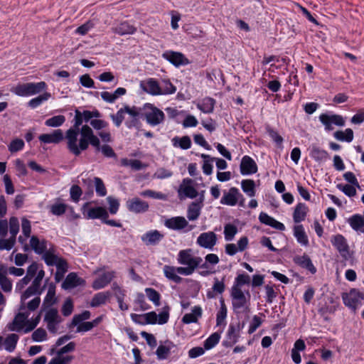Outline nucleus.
<instances>
[{"label":"nucleus","instance_id":"obj_36","mask_svg":"<svg viewBox=\"0 0 364 364\" xmlns=\"http://www.w3.org/2000/svg\"><path fill=\"white\" fill-rule=\"evenodd\" d=\"M294 236L300 245L305 247L309 245V239L302 225H297L294 226Z\"/></svg>","mask_w":364,"mask_h":364},{"label":"nucleus","instance_id":"obj_48","mask_svg":"<svg viewBox=\"0 0 364 364\" xmlns=\"http://www.w3.org/2000/svg\"><path fill=\"white\" fill-rule=\"evenodd\" d=\"M45 289V286H43L41 289H39L37 287H34L32 284L30 287H28L26 290L21 294V301L22 304L28 299L29 297L33 295H41Z\"/></svg>","mask_w":364,"mask_h":364},{"label":"nucleus","instance_id":"obj_19","mask_svg":"<svg viewBox=\"0 0 364 364\" xmlns=\"http://www.w3.org/2000/svg\"><path fill=\"white\" fill-rule=\"evenodd\" d=\"M164 225L168 229L181 230L188 226V223L184 217L176 216L166 220Z\"/></svg>","mask_w":364,"mask_h":364},{"label":"nucleus","instance_id":"obj_31","mask_svg":"<svg viewBox=\"0 0 364 364\" xmlns=\"http://www.w3.org/2000/svg\"><path fill=\"white\" fill-rule=\"evenodd\" d=\"M203 310L200 306H195L192 309V313L186 314L182 318V322L186 324L196 323L198 318L202 316Z\"/></svg>","mask_w":364,"mask_h":364},{"label":"nucleus","instance_id":"obj_10","mask_svg":"<svg viewBox=\"0 0 364 364\" xmlns=\"http://www.w3.org/2000/svg\"><path fill=\"white\" fill-rule=\"evenodd\" d=\"M245 323L237 322L236 324L230 323L227 332V338L229 341H223V344L225 347H231L236 343L240 337V331L245 327Z\"/></svg>","mask_w":364,"mask_h":364},{"label":"nucleus","instance_id":"obj_5","mask_svg":"<svg viewBox=\"0 0 364 364\" xmlns=\"http://www.w3.org/2000/svg\"><path fill=\"white\" fill-rule=\"evenodd\" d=\"M318 119L321 123L324 126L325 130L327 132L333 129V124L338 127H343L345 125V120L340 114L322 113L320 114Z\"/></svg>","mask_w":364,"mask_h":364},{"label":"nucleus","instance_id":"obj_30","mask_svg":"<svg viewBox=\"0 0 364 364\" xmlns=\"http://www.w3.org/2000/svg\"><path fill=\"white\" fill-rule=\"evenodd\" d=\"M7 272V267L0 264V286L4 291L10 292L12 289V283L6 277Z\"/></svg>","mask_w":364,"mask_h":364},{"label":"nucleus","instance_id":"obj_55","mask_svg":"<svg viewBox=\"0 0 364 364\" xmlns=\"http://www.w3.org/2000/svg\"><path fill=\"white\" fill-rule=\"evenodd\" d=\"M145 293L148 299L154 303L156 306L160 305L161 295L160 294L153 288H146Z\"/></svg>","mask_w":364,"mask_h":364},{"label":"nucleus","instance_id":"obj_15","mask_svg":"<svg viewBox=\"0 0 364 364\" xmlns=\"http://www.w3.org/2000/svg\"><path fill=\"white\" fill-rule=\"evenodd\" d=\"M89 205V203H86L83 205L82 210L83 215H85V209ZM87 219H101L103 222L104 219L109 218V215L106 209L103 207H95L91 208L88 210L87 215L85 216Z\"/></svg>","mask_w":364,"mask_h":364},{"label":"nucleus","instance_id":"obj_4","mask_svg":"<svg viewBox=\"0 0 364 364\" xmlns=\"http://www.w3.org/2000/svg\"><path fill=\"white\" fill-rule=\"evenodd\" d=\"M343 304L354 312L362 300H364V294L355 289H352L348 293L342 294Z\"/></svg>","mask_w":364,"mask_h":364},{"label":"nucleus","instance_id":"obj_53","mask_svg":"<svg viewBox=\"0 0 364 364\" xmlns=\"http://www.w3.org/2000/svg\"><path fill=\"white\" fill-rule=\"evenodd\" d=\"M220 308L216 314V324L220 326L227 317L228 309L223 298L220 299Z\"/></svg>","mask_w":364,"mask_h":364},{"label":"nucleus","instance_id":"obj_33","mask_svg":"<svg viewBox=\"0 0 364 364\" xmlns=\"http://www.w3.org/2000/svg\"><path fill=\"white\" fill-rule=\"evenodd\" d=\"M191 249H186L181 250L178 255V262L182 265H187L191 267L193 264V256L192 255Z\"/></svg>","mask_w":364,"mask_h":364},{"label":"nucleus","instance_id":"obj_38","mask_svg":"<svg viewBox=\"0 0 364 364\" xmlns=\"http://www.w3.org/2000/svg\"><path fill=\"white\" fill-rule=\"evenodd\" d=\"M250 277L246 273L239 274L235 277L231 289L242 291V287L244 285H249L250 284Z\"/></svg>","mask_w":364,"mask_h":364},{"label":"nucleus","instance_id":"obj_60","mask_svg":"<svg viewBox=\"0 0 364 364\" xmlns=\"http://www.w3.org/2000/svg\"><path fill=\"white\" fill-rule=\"evenodd\" d=\"M355 186L350 184H337L336 188L341 191L345 195L348 197H353L356 195V189Z\"/></svg>","mask_w":364,"mask_h":364},{"label":"nucleus","instance_id":"obj_49","mask_svg":"<svg viewBox=\"0 0 364 364\" xmlns=\"http://www.w3.org/2000/svg\"><path fill=\"white\" fill-rule=\"evenodd\" d=\"M91 313L87 310L83 311L81 314L74 315L71 322L68 324V328L70 329L76 326L82 321L89 319Z\"/></svg>","mask_w":364,"mask_h":364},{"label":"nucleus","instance_id":"obj_32","mask_svg":"<svg viewBox=\"0 0 364 364\" xmlns=\"http://www.w3.org/2000/svg\"><path fill=\"white\" fill-rule=\"evenodd\" d=\"M310 156L316 162L326 161L329 158L328 153L317 146H312L310 150Z\"/></svg>","mask_w":364,"mask_h":364},{"label":"nucleus","instance_id":"obj_9","mask_svg":"<svg viewBox=\"0 0 364 364\" xmlns=\"http://www.w3.org/2000/svg\"><path fill=\"white\" fill-rule=\"evenodd\" d=\"M162 58L176 68L190 63L185 55L178 51L166 50L162 53Z\"/></svg>","mask_w":364,"mask_h":364},{"label":"nucleus","instance_id":"obj_46","mask_svg":"<svg viewBox=\"0 0 364 364\" xmlns=\"http://www.w3.org/2000/svg\"><path fill=\"white\" fill-rule=\"evenodd\" d=\"M19 339V336L16 333H11L9 334L4 340V348L8 352H13L16 347V344L18 343V341Z\"/></svg>","mask_w":364,"mask_h":364},{"label":"nucleus","instance_id":"obj_22","mask_svg":"<svg viewBox=\"0 0 364 364\" xmlns=\"http://www.w3.org/2000/svg\"><path fill=\"white\" fill-rule=\"evenodd\" d=\"M164 235L157 230H150L144 233L141 239L147 246L156 245L164 238Z\"/></svg>","mask_w":364,"mask_h":364},{"label":"nucleus","instance_id":"obj_12","mask_svg":"<svg viewBox=\"0 0 364 364\" xmlns=\"http://www.w3.org/2000/svg\"><path fill=\"white\" fill-rule=\"evenodd\" d=\"M240 171L242 176L252 175L257 172L258 167L253 159L245 155L241 159Z\"/></svg>","mask_w":364,"mask_h":364},{"label":"nucleus","instance_id":"obj_29","mask_svg":"<svg viewBox=\"0 0 364 364\" xmlns=\"http://www.w3.org/2000/svg\"><path fill=\"white\" fill-rule=\"evenodd\" d=\"M30 245L33 251L38 255H43L47 252V241L43 240H39L38 237L36 235L31 236L30 239Z\"/></svg>","mask_w":364,"mask_h":364},{"label":"nucleus","instance_id":"obj_57","mask_svg":"<svg viewBox=\"0 0 364 364\" xmlns=\"http://www.w3.org/2000/svg\"><path fill=\"white\" fill-rule=\"evenodd\" d=\"M237 232V228L232 224H226L224 227V235L226 241H231L233 240L235 235Z\"/></svg>","mask_w":364,"mask_h":364},{"label":"nucleus","instance_id":"obj_58","mask_svg":"<svg viewBox=\"0 0 364 364\" xmlns=\"http://www.w3.org/2000/svg\"><path fill=\"white\" fill-rule=\"evenodd\" d=\"M50 97V94L48 92H44L35 98L31 99L28 102V106L34 109L41 105L43 102L48 100Z\"/></svg>","mask_w":364,"mask_h":364},{"label":"nucleus","instance_id":"obj_51","mask_svg":"<svg viewBox=\"0 0 364 364\" xmlns=\"http://www.w3.org/2000/svg\"><path fill=\"white\" fill-rule=\"evenodd\" d=\"M333 136L338 141L351 142L353 139V131L348 128L343 131H336L333 134Z\"/></svg>","mask_w":364,"mask_h":364},{"label":"nucleus","instance_id":"obj_52","mask_svg":"<svg viewBox=\"0 0 364 364\" xmlns=\"http://www.w3.org/2000/svg\"><path fill=\"white\" fill-rule=\"evenodd\" d=\"M43 259L48 266H56L58 262L60 259H63L62 257L53 254V251L50 249L43 255Z\"/></svg>","mask_w":364,"mask_h":364},{"label":"nucleus","instance_id":"obj_20","mask_svg":"<svg viewBox=\"0 0 364 364\" xmlns=\"http://www.w3.org/2000/svg\"><path fill=\"white\" fill-rule=\"evenodd\" d=\"M85 280L79 277L76 273L70 272L65 277L62 283L61 287L63 289H71L78 286L83 285Z\"/></svg>","mask_w":364,"mask_h":364},{"label":"nucleus","instance_id":"obj_24","mask_svg":"<svg viewBox=\"0 0 364 364\" xmlns=\"http://www.w3.org/2000/svg\"><path fill=\"white\" fill-rule=\"evenodd\" d=\"M114 277L113 272H105L93 282L92 287L95 290L101 289L107 286Z\"/></svg>","mask_w":364,"mask_h":364},{"label":"nucleus","instance_id":"obj_47","mask_svg":"<svg viewBox=\"0 0 364 364\" xmlns=\"http://www.w3.org/2000/svg\"><path fill=\"white\" fill-rule=\"evenodd\" d=\"M200 157L203 159V172L207 176L210 175L213 173V168L212 163L215 160V158L205 154H202Z\"/></svg>","mask_w":364,"mask_h":364},{"label":"nucleus","instance_id":"obj_44","mask_svg":"<svg viewBox=\"0 0 364 364\" xmlns=\"http://www.w3.org/2000/svg\"><path fill=\"white\" fill-rule=\"evenodd\" d=\"M348 221L351 228L355 231H362L364 228V218L359 214L352 215Z\"/></svg>","mask_w":364,"mask_h":364},{"label":"nucleus","instance_id":"obj_27","mask_svg":"<svg viewBox=\"0 0 364 364\" xmlns=\"http://www.w3.org/2000/svg\"><path fill=\"white\" fill-rule=\"evenodd\" d=\"M176 346L170 340H166L164 344H160L156 350V355L159 360H166L168 358L171 350Z\"/></svg>","mask_w":364,"mask_h":364},{"label":"nucleus","instance_id":"obj_34","mask_svg":"<svg viewBox=\"0 0 364 364\" xmlns=\"http://www.w3.org/2000/svg\"><path fill=\"white\" fill-rule=\"evenodd\" d=\"M308 211L307 206L303 203H299L293 213V219L296 223H299L305 220Z\"/></svg>","mask_w":364,"mask_h":364},{"label":"nucleus","instance_id":"obj_45","mask_svg":"<svg viewBox=\"0 0 364 364\" xmlns=\"http://www.w3.org/2000/svg\"><path fill=\"white\" fill-rule=\"evenodd\" d=\"M56 267L57 271L55 274V281L58 283L63 279L65 274L68 271V262L65 259H60L59 262H58Z\"/></svg>","mask_w":364,"mask_h":364},{"label":"nucleus","instance_id":"obj_42","mask_svg":"<svg viewBox=\"0 0 364 364\" xmlns=\"http://www.w3.org/2000/svg\"><path fill=\"white\" fill-rule=\"evenodd\" d=\"M212 289L213 291H209L207 292V297L208 299L215 298V294H223L225 289L224 279L222 281H219L218 278H215Z\"/></svg>","mask_w":364,"mask_h":364},{"label":"nucleus","instance_id":"obj_1","mask_svg":"<svg viewBox=\"0 0 364 364\" xmlns=\"http://www.w3.org/2000/svg\"><path fill=\"white\" fill-rule=\"evenodd\" d=\"M250 296L249 291L230 289L232 309L237 318H240L242 314H248L250 313Z\"/></svg>","mask_w":364,"mask_h":364},{"label":"nucleus","instance_id":"obj_63","mask_svg":"<svg viewBox=\"0 0 364 364\" xmlns=\"http://www.w3.org/2000/svg\"><path fill=\"white\" fill-rule=\"evenodd\" d=\"M141 196L144 197H149L155 199L166 200L167 196L161 192H156L152 190H146L141 193Z\"/></svg>","mask_w":364,"mask_h":364},{"label":"nucleus","instance_id":"obj_25","mask_svg":"<svg viewBox=\"0 0 364 364\" xmlns=\"http://www.w3.org/2000/svg\"><path fill=\"white\" fill-rule=\"evenodd\" d=\"M193 180L191 178H184L183 180V184L180 186V188L178 190V193L181 194V192L185 195L186 197L190 198H195L198 196V191L196 189L192 186Z\"/></svg>","mask_w":364,"mask_h":364},{"label":"nucleus","instance_id":"obj_26","mask_svg":"<svg viewBox=\"0 0 364 364\" xmlns=\"http://www.w3.org/2000/svg\"><path fill=\"white\" fill-rule=\"evenodd\" d=\"M259 220L261 223L269 225L276 230L283 231L285 230V226L283 223L276 220L272 217L269 216L267 213L261 212L259 215Z\"/></svg>","mask_w":364,"mask_h":364},{"label":"nucleus","instance_id":"obj_14","mask_svg":"<svg viewBox=\"0 0 364 364\" xmlns=\"http://www.w3.org/2000/svg\"><path fill=\"white\" fill-rule=\"evenodd\" d=\"M181 269H185V267H175L173 266L165 265L164 267V273L165 277L169 280H171L176 284H180L181 283L183 278L178 276L177 274L186 276L188 275V273H183L179 271Z\"/></svg>","mask_w":364,"mask_h":364},{"label":"nucleus","instance_id":"obj_39","mask_svg":"<svg viewBox=\"0 0 364 364\" xmlns=\"http://www.w3.org/2000/svg\"><path fill=\"white\" fill-rule=\"evenodd\" d=\"M202 208L203 205H200L199 203L192 202L188 207L187 218L191 221L197 220L200 215Z\"/></svg>","mask_w":364,"mask_h":364},{"label":"nucleus","instance_id":"obj_2","mask_svg":"<svg viewBox=\"0 0 364 364\" xmlns=\"http://www.w3.org/2000/svg\"><path fill=\"white\" fill-rule=\"evenodd\" d=\"M79 131L75 129H69L65 132L68 149L75 156H80L81 151L87 150L90 144L89 140L82 136H80L79 144H77Z\"/></svg>","mask_w":364,"mask_h":364},{"label":"nucleus","instance_id":"obj_61","mask_svg":"<svg viewBox=\"0 0 364 364\" xmlns=\"http://www.w3.org/2000/svg\"><path fill=\"white\" fill-rule=\"evenodd\" d=\"M95 191L98 196L102 197L107 195V189L103 181L99 177L94 178Z\"/></svg>","mask_w":364,"mask_h":364},{"label":"nucleus","instance_id":"obj_11","mask_svg":"<svg viewBox=\"0 0 364 364\" xmlns=\"http://www.w3.org/2000/svg\"><path fill=\"white\" fill-rule=\"evenodd\" d=\"M217 235L212 231L201 233L197 238L196 243L201 247L213 250L217 243Z\"/></svg>","mask_w":364,"mask_h":364},{"label":"nucleus","instance_id":"obj_17","mask_svg":"<svg viewBox=\"0 0 364 364\" xmlns=\"http://www.w3.org/2000/svg\"><path fill=\"white\" fill-rule=\"evenodd\" d=\"M140 87L144 92L151 95H161V86L157 80L154 78H149L146 81H141Z\"/></svg>","mask_w":364,"mask_h":364},{"label":"nucleus","instance_id":"obj_18","mask_svg":"<svg viewBox=\"0 0 364 364\" xmlns=\"http://www.w3.org/2000/svg\"><path fill=\"white\" fill-rule=\"evenodd\" d=\"M64 139L61 129H55L50 134H43L38 136L40 141L44 144H58Z\"/></svg>","mask_w":364,"mask_h":364},{"label":"nucleus","instance_id":"obj_43","mask_svg":"<svg viewBox=\"0 0 364 364\" xmlns=\"http://www.w3.org/2000/svg\"><path fill=\"white\" fill-rule=\"evenodd\" d=\"M241 188L243 192L249 197L255 196V183L252 179L242 180L241 181Z\"/></svg>","mask_w":364,"mask_h":364},{"label":"nucleus","instance_id":"obj_8","mask_svg":"<svg viewBox=\"0 0 364 364\" xmlns=\"http://www.w3.org/2000/svg\"><path fill=\"white\" fill-rule=\"evenodd\" d=\"M333 246L338 251L344 260L350 258V249L345 237L341 234L333 235L331 239Z\"/></svg>","mask_w":364,"mask_h":364},{"label":"nucleus","instance_id":"obj_16","mask_svg":"<svg viewBox=\"0 0 364 364\" xmlns=\"http://www.w3.org/2000/svg\"><path fill=\"white\" fill-rule=\"evenodd\" d=\"M293 262L300 267L308 270L312 274L316 272V268L314 265L310 257L305 253L303 255L294 257Z\"/></svg>","mask_w":364,"mask_h":364},{"label":"nucleus","instance_id":"obj_62","mask_svg":"<svg viewBox=\"0 0 364 364\" xmlns=\"http://www.w3.org/2000/svg\"><path fill=\"white\" fill-rule=\"evenodd\" d=\"M44 321L47 323H51L53 321L61 322V318L58 315V310L52 308L47 311L44 317Z\"/></svg>","mask_w":364,"mask_h":364},{"label":"nucleus","instance_id":"obj_21","mask_svg":"<svg viewBox=\"0 0 364 364\" xmlns=\"http://www.w3.org/2000/svg\"><path fill=\"white\" fill-rule=\"evenodd\" d=\"M238 195H240V192L238 188L232 187L229 189L228 192H224L223 196L220 200V203L234 206L238 202Z\"/></svg>","mask_w":364,"mask_h":364},{"label":"nucleus","instance_id":"obj_3","mask_svg":"<svg viewBox=\"0 0 364 364\" xmlns=\"http://www.w3.org/2000/svg\"><path fill=\"white\" fill-rule=\"evenodd\" d=\"M46 88V83L43 81H41L38 82L18 84L16 87H13L11 91L18 96L26 97L40 93Z\"/></svg>","mask_w":364,"mask_h":364},{"label":"nucleus","instance_id":"obj_64","mask_svg":"<svg viewBox=\"0 0 364 364\" xmlns=\"http://www.w3.org/2000/svg\"><path fill=\"white\" fill-rule=\"evenodd\" d=\"M24 147V141L21 139H15L12 140L8 146L9 151L11 153L22 150Z\"/></svg>","mask_w":364,"mask_h":364},{"label":"nucleus","instance_id":"obj_50","mask_svg":"<svg viewBox=\"0 0 364 364\" xmlns=\"http://www.w3.org/2000/svg\"><path fill=\"white\" fill-rule=\"evenodd\" d=\"M55 302V284L51 282L48 284V292L44 299L43 305L52 306Z\"/></svg>","mask_w":364,"mask_h":364},{"label":"nucleus","instance_id":"obj_41","mask_svg":"<svg viewBox=\"0 0 364 364\" xmlns=\"http://www.w3.org/2000/svg\"><path fill=\"white\" fill-rule=\"evenodd\" d=\"M26 317L27 316L23 313L17 314L15 316L13 322L9 324L8 328L12 331H19L23 328Z\"/></svg>","mask_w":364,"mask_h":364},{"label":"nucleus","instance_id":"obj_7","mask_svg":"<svg viewBox=\"0 0 364 364\" xmlns=\"http://www.w3.org/2000/svg\"><path fill=\"white\" fill-rule=\"evenodd\" d=\"M146 324H156L158 323L160 325L166 323L169 319V307L168 306L163 309V311L156 314L155 311H150L144 314Z\"/></svg>","mask_w":364,"mask_h":364},{"label":"nucleus","instance_id":"obj_13","mask_svg":"<svg viewBox=\"0 0 364 364\" xmlns=\"http://www.w3.org/2000/svg\"><path fill=\"white\" fill-rule=\"evenodd\" d=\"M149 203L139 198H133L127 201V209L132 213H145L149 209Z\"/></svg>","mask_w":364,"mask_h":364},{"label":"nucleus","instance_id":"obj_23","mask_svg":"<svg viewBox=\"0 0 364 364\" xmlns=\"http://www.w3.org/2000/svg\"><path fill=\"white\" fill-rule=\"evenodd\" d=\"M92 120L91 111L90 110H84L83 112H80L79 109H75V117H74V124L70 129H75L77 130H80V127L82 125L83 122H88Z\"/></svg>","mask_w":364,"mask_h":364},{"label":"nucleus","instance_id":"obj_35","mask_svg":"<svg viewBox=\"0 0 364 364\" xmlns=\"http://www.w3.org/2000/svg\"><path fill=\"white\" fill-rule=\"evenodd\" d=\"M111 295V292L109 291L97 293L92 297L90 302V306L92 307H97L106 304L107 301L110 298Z\"/></svg>","mask_w":364,"mask_h":364},{"label":"nucleus","instance_id":"obj_37","mask_svg":"<svg viewBox=\"0 0 364 364\" xmlns=\"http://www.w3.org/2000/svg\"><path fill=\"white\" fill-rule=\"evenodd\" d=\"M215 105V100L207 97L202 100V101L197 105V107L203 113H212L214 110Z\"/></svg>","mask_w":364,"mask_h":364},{"label":"nucleus","instance_id":"obj_56","mask_svg":"<svg viewBox=\"0 0 364 364\" xmlns=\"http://www.w3.org/2000/svg\"><path fill=\"white\" fill-rule=\"evenodd\" d=\"M65 122V117L63 115H57L48 119L45 122V124L47 127H58L64 124Z\"/></svg>","mask_w":364,"mask_h":364},{"label":"nucleus","instance_id":"obj_59","mask_svg":"<svg viewBox=\"0 0 364 364\" xmlns=\"http://www.w3.org/2000/svg\"><path fill=\"white\" fill-rule=\"evenodd\" d=\"M161 86V95H171L176 91V87L169 80H163Z\"/></svg>","mask_w":364,"mask_h":364},{"label":"nucleus","instance_id":"obj_28","mask_svg":"<svg viewBox=\"0 0 364 364\" xmlns=\"http://www.w3.org/2000/svg\"><path fill=\"white\" fill-rule=\"evenodd\" d=\"M112 31L116 34L124 36L134 33L136 31V28L130 24L128 21H123L112 28Z\"/></svg>","mask_w":364,"mask_h":364},{"label":"nucleus","instance_id":"obj_54","mask_svg":"<svg viewBox=\"0 0 364 364\" xmlns=\"http://www.w3.org/2000/svg\"><path fill=\"white\" fill-rule=\"evenodd\" d=\"M220 334L218 332L212 333L205 341H204V349L210 350L215 346L220 341Z\"/></svg>","mask_w":364,"mask_h":364},{"label":"nucleus","instance_id":"obj_40","mask_svg":"<svg viewBox=\"0 0 364 364\" xmlns=\"http://www.w3.org/2000/svg\"><path fill=\"white\" fill-rule=\"evenodd\" d=\"M172 145L174 147H179L182 149L186 150L191 146V139L188 136H183L182 137L174 136L171 139Z\"/></svg>","mask_w":364,"mask_h":364},{"label":"nucleus","instance_id":"obj_6","mask_svg":"<svg viewBox=\"0 0 364 364\" xmlns=\"http://www.w3.org/2000/svg\"><path fill=\"white\" fill-rule=\"evenodd\" d=\"M145 107L150 111L146 112L144 115L146 122L151 126H156L162 123L165 119L164 113L151 104L146 103Z\"/></svg>","mask_w":364,"mask_h":364}]
</instances>
